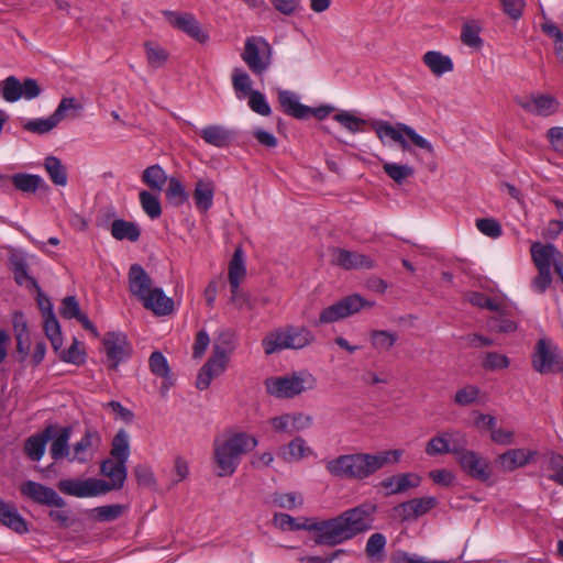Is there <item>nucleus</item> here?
I'll return each instance as SVG.
<instances>
[{"label": "nucleus", "mask_w": 563, "mask_h": 563, "mask_svg": "<svg viewBox=\"0 0 563 563\" xmlns=\"http://www.w3.org/2000/svg\"><path fill=\"white\" fill-rule=\"evenodd\" d=\"M376 511L375 504L363 503L328 520L294 518L288 514L276 512L272 523L280 531H313L317 533L316 544L335 547L373 529Z\"/></svg>", "instance_id": "f257e3e1"}, {"label": "nucleus", "mask_w": 563, "mask_h": 563, "mask_svg": "<svg viewBox=\"0 0 563 563\" xmlns=\"http://www.w3.org/2000/svg\"><path fill=\"white\" fill-rule=\"evenodd\" d=\"M401 455V450L341 454L324 461V467L327 472L335 478L365 481L385 466L398 463Z\"/></svg>", "instance_id": "f03ea898"}, {"label": "nucleus", "mask_w": 563, "mask_h": 563, "mask_svg": "<svg viewBox=\"0 0 563 563\" xmlns=\"http://www.w3.org/2000/svg\"><path fill=\"white\" fill-rule=\"evenodd\" d=\"M257 439L245 432H234L213 442V462L219 477L231 476L243 455L257 446Z\"/></svg>", "instance_id": "7ed1b4c3"}, {"label": "nucleus", "mask_w": 563, "mask_h": 563, "mask_svg": "<svg viewBox=\"0 0 563 563\" xmlns=\"http://www.w3.org/2000/svg\"><path fill=\"white\" fill-rule=\"evenodd\" d=\"M372 129L382 143L385 142V139H389L398 143L405 152H411L408 140H410L415 146L424 150L430 154H433L434 152L433 145L427 139L418 134L410 125L405 123L398 122L393 125L388 121L376 120L372 122Z\"/></svg>", "instance_id": "20e7f679"}, {"label": "nucleus", "mask_w": 563, "mask_h": 563, "mask_svg": "<svg viewBox=\"0 0 563 563\" xmlns=\"http://www.w3.org/2000/svg\"><path fill=\"white\" fill-rule=\"evenodd\" d=\"M314 341L313 333L306 327L287 325L265 335L262 341L264 352L271 355L282 350H299Z\"/></svg>", "instance_id": "39448f33"}, {"label": "nucleus", "mask_w": 563, "mask_h": 563, "mask_svg": "<svg viewBox=\"0 0 563 563\" xmlns=\"http://www.w3.org/2000/svg\"><path fill=\"white\" fill-rule=\"evenodd\" d=\"M530 254L538 272L531 280V288L537 294H544L552 284V264L558 257H561V252L552 243L534 242L530 246Z\"/></svg>", "instance_id": "423d86ee"}, {"label": "nucleus", "mask_w": 563, "mask_h": 563, "mask_svg": "<svg viewBox=\"0 0 563 563\" xmlns=\"http://www.w3.org/2000/svg\"><path fill=\"white\" fill-rule=\"evenodd\" d=\"M316 377L308 371L294 372L289 375L274 376L265 380L269 395L276 398H294L316 387Z\"/></svg>", "instance_id": "0eeeda50"}, {"label": "nucleus", "mask_w": 563, "mask_h": 563, "mask_svg": "<svg viewBox=\"0 0 563 563\" xmlns=\"http://www.w3.org/2000/svg\"><path fill=\"white\" fill-rule=\"evenodd\" d=\"M272 55L273 48L263 36H249L241 58L254 75L262 76L272 65Z\"/></svg>", "instance_id": "6e6552de"}, {"label": "nucleus", "mask_w": 563, "mask_h": 563, "mask_svg": "<svg viewBox=\"0 0 563 563\" xmlns=\"http://www.w3.org/2000/svg\"><path fill=\"white\" fill-rule=\"evenodd\" d=\"M531 363L533 369L540 374L563 372V356L558 345L548 338L537 341Z\"/></svg>", "instance_id": "1a4fd4ad"}, {"label": "nucleus", "mask_w": 563, "mask_h": 563, "mask_svg": "<svg viewBox=\"0 0 563 563\" xmlns=\"http://www.w3.org/2000/svg\"><path fill=\"white\" fill-rule=\"evenodd\" d=\"M462 444H467L466 433L456 429H446L438 432L427 442L424 452L428 456L455 455Z\"/></svg>", "instance_id": "9d476101"}, {"label": "nucleus", "mask_w": 563, "mask_h": 563, "mask_svg": "<svg viewBox=\"0 0 563 563\" xmlns=\"http://www.w3.org/2000/svg\"><path fill=\"white\" fill-rule=\"evenodd\" d=\"M374 303L366 301L360 295H350L335 303L324 308L319 316V324L336 322L358 312L363 307H372Z\"/></svg>", "instance_id": "9b49d317"}, {"label": "nucleus", "mask_w": 563, "mask_h": 563, "mask_svg": "<svg viewBox=\"0 0 563 563\" xmlns=\"http://www.w3.org/2000/svg\"><path fill=\"white\" fill-rule=\"evenodd\" d=\"M42 92L38 82L33 78H25L21 82L15 76H9L0 82V95L8 102H15L20 99L32 100Z\"/></svg>", "instance_id": "f8f14e48"}, {"label": "nucleus", "mask_w": 563, "mask_h": 563, "mask_svg": "<svg viewBox=\"0 0 563 563\" xmlns=\"http://www.w3.org/2000/svg\"><path fill=\"white\" fill-rule=\"evenodd\" d=\"M460 467L470 477L479 482H486L490 477L488 461L473 450H467V444H462L454 455Z\"/></svg>", "instance_id": "ddd939ff"}, {"label": "nucleus", "mask_w": 563, "mask_h": 563, "mask_svg": "<svg viewBox=\"0 0 563 563\" xmlns=\"http://www.w3.org/2000/svg\"><path fill=\"white\" fill-rule=\"evenodd\" d=\"M230 357L231 355L222 352L219 347L216 351L212 350L210 357L198 372L196 387L199 390L207 389L213 378L219 377L227 371Z\"/></svg>", "instance_id": "4468645a"}, {"label": "nucleus", "mask_w": 563, "mask_h": 563, "mask_svg": "<svg viewBox=\"0 0 563 563\" xmlns=\"http://www.w3.org/2000/svg\"><path fill=\"white\" fill-rule=\"evenodd\" d=\"M20 493L32 501L51 507L63 508L65 500L51 487L34 481H26L20 485Z\"/></svg>", "instance_id": "2eb2a0df"}, {"label": "nucleus", "mask_w": 563, "mask_h": 563, "mask_svg": "<svg viewBox=\"0 0 563 563\" xmlns=\"http://www.w3.org/2000/svg\"><path fill=\"white\" fill-rule=\"evenodd\" d=\"M163 14L173 27L183 31L197 42L203 44L209 40L208 33L191 13H178L166 10Z\"/></svg>", "instance_id": "dca6fc26"}, {"label": "nucleus", "mask_w": 563, "mask_h": 563, "mask_svg": "<svg viewBox=\"0 0 563 563\" xmlns=\"http://www.w3.org/2000/svg\"><path fill=\"white\" fill-rule=\"evenodd\" d=\"M57 486L62 493L80 498L102 495L104 489L102 479L98 478L63 479Z\"/></svg>", "instance_id": "f3484780"}, {"label": "nucleus", "mask_w": 563, "mask_h": 563, "mask_svg": "<svg viewBox=\"0 0 563 563\" xmlns=\"http://www.w3.org/2000/svg\"><path fill=\"white\" fill-rule=\"evenodd\" d=\"M101 445V437L97 430L87 429L81 439L71 449L69 462L85 464L98 452Z\"/></svg>", "instance_id": "a211bd4d"}, {"label": "nucleus", "mask_w": 563, "mask_h": 563, "mask_svg": "<svg viewBox=\"0 0 563 563\" xmlns=\"http://www.w3.org/2000/svg\"><path fill=\"white\" fill-rule=\"evenodd\" d=\"M103 346L108 360L112 363V368H117L119 363L128 358L132 351L126 335L122 332H108L103 338Z\"/></svg>", "instance_id": "6ab92c4d"}, {"label": "nucleus", "mask_w": 563, "mask_h": 563, "mask_svg": "<svg viewBox=\"0 0 563 563\" xmlns=\"http://www.w3.org/2000/svg\"><path fill=\"white\" fill-rule=\"evenodd\" d=\"M100 472L103 476L109 478V481L102 479L104 484V489H102L103 495L123 487L128 475L126 463L115 459H106L101 462Z\"/></svg>", "instance_id": "aec40b11"}, {"label": "nucleus", "mask_w": 563, "mask_h": 563, "mask_svg": "<svg viewBox=\"0 0 563 563\" xmlns=\"http://www.w3.org/2000/svg\"><path fill=\"white\" fill-rule=\"evenodd\" d=\"M518 104L528 113L538 117H550L558 112V100L549 95H536L519 99Z\"/></svg>", "instance_id": "412c9836"}, {"label": "nucleus", "mask_w": 563, "mask_h": 563, "mask_svg": "<svg viewBox=\"0 0 563 563\" xmlns=\"http://www.w3.org/2000/svg\"><path fill=\"white\" fill-rule=\"evenodd\" d=\"M333 255V263L345 271L372 269L375 267V261L373 258L358 252L335 249Z\"/></svg>", "instance_id": "4be33fe9"}, {"label": "nucleus", "mask_w": 563, "mask_h": 563, "mask_svg": "<svg viewBox=\"0 0 563 563\" xmlns=\"http://www.w3.org/2000/svg\"><path fill=\"white\" fill-rule=\"evenodd\" d=\"M420 482L421 478L416 473H399L382 479L378 486L385 489L386 495H397L418 487Z\"/></svg>", "instance_id": "5701e85b"}, {"label": "nucleus", "mask_w": 563, "mask_h": 563, "mask_svg": "<svg viewBox=\"0 0 563 563\" xmlns=\"http://www.w3.org/2000/svg\"><path fill=\"white\" fill-rule=\"evenodd\" d=\"M55 426H47L42 432L29 437L24 442V453L33 461L38 462L44 456L46 444L55 432Z\"/></svg>", "instance_id": "b1692460"}, {"label": "nucleus", "mask_w": 563, "mask_h": 563, "mask_svg": "<svg viewBox=\"0 0 563 563\" xmlns=\"http://www.w3.org/2000/svg\"><path fill=\"white\" fill-rule=\"evenodd\" d=\"M0 522L12 531L24 534L29 532L25 519L19 514L15 505L0 498Z\"/></svg>", "instance_id": "393cba45"}, {"label": "nucleus", "mask_w": 563, "mask_h": 563, "mask_svg": "<svg viewBox=\"0 0 563 563\" xmlns=\"http://www.w3.org/2000/svg\"><path fill=\"white\" fill-rule=\"evenodd\" d=\"M129 288L140 301L152 289V279L140 264H133L129 269Z\"/></svg>", "instance_id": "a878e982"}, {"label": "nucleus", "mask_w": 563, "mask_h": 563, "mask_svg": "<svg viewBox=\"0 0 563 563\" xmlns=\"http://www.w3.org/2000/svg\"><path fill=\"white\" fill-rule=\"evenodd\" d=\"M144 308L157 316H166L173 311V299L167 297L161 288H152L141 300Z\"/></svg>", "instance_id": "bb28decb"}, {"label": "nucleus", "mask_w": 563, "mask_h": 563, "mask_svg": "<svg viewBox=\"0 0 563 563\" xmlns=\"http://www.w3.org/2000/svg\"><path fill=\"white\" fill-rule=\"evenodd\" d=\"M537 455L538 452L536 450L511 449L500 454L499 461L504 470L511 472L526 466L532 462Z\"/></svg>", "instance_id": "cd10ccee"}, {"label": "nucleus", "mask_w": 563, "mask_h": 563, "mask_svg": "<svg viewBox=\"0 0 563 563\" xmlns=\"http://www.w3.org/2000/svg\"><path fill=\"white\" fill-rule=\"evenodd\" d=\"M199 135L207 144L218 148L227 147L233 139L232 131L219 124L205 126L199 131Z\"/></svg>", "instance_id": "c85d7f7f"}, {"label": "nucleus", "mask_w": 563, "mask_h": 563, "mask_svg": "<svg viewBox=\"0 0 563 563\" xmlns=\"http://www.w3.org/2000/svg\"><path fill=\"white\" fill-rule=\"evenodd\" d=\"M71 435V428L64 427L57 432L53 433L52 443L49 446V453L54 461L68 459L71 456V450L69 448V439Z\"/></svg>", "instance_id": "c756f323"}, {"label": "nucleus", "mask_w": 563, "mask_h": 563, "mask_svg": "<svg viewBox=\"0 0 563 563\" xmlns=\"http://www.w3.org/2000/svg\"><path fill=\"white\" fill-rule=\"evenodd\" d=\"M278 101L283 111L296 119H306L309 115L310 107L301 104L295 92L282 90L278 93Z\"/></svg>", "instance_id": "7c9ffc66"}, {"label": "nucleus", "mask_w": 563, "mask_h": 563, "mask_svg": "<svg viewBox=\"0 0 563 563\" xmlns=\"http://www.w3.org/2000/svg\"><path fill=\"white\" fill-rule=\"evenodd\" d=\"M214 184L210 179H199L194 190V200L196 208L201 212H207L213 203Z\"/></svg>", "instance_id": "2f4dec72"}, {"label": "nucleus", "mask_w": 563, "mask_h": 563, "mask_svg": "<svg viewBox=\"0 0 563 563\" xmlns=\"http://www.w3.org/2000/svg\"><path fill=\"white\" fill-rule=\"evenodd\" d=\"M387 538L380 532L369 536L365 544V554L369 563H383L386 555Z\"/></svg>", "instance_id": "473e14b6"}, {"label": "nucleus", "mask_w": 563, "mask_h": 563, "mask_svg": "<svg viewBox=\"0 0 563 563\" xmlns=\"http://www.w3.org/2000/svg\"><path fill=\"white\" fill-rule=\"evenodd\" d=\"M422 62L435 76H442L453 70L452 59L438 51H428L422 56Z\"/></svg>", "instance_id": "72a5a7b5"}, {"label": "nucleus", "mask_w": 563, "mask_h": 563, "mask_svg": "<svg viewBox=\"0 0 563 563\" xmlns=\"http://www.w3.org/2000/svg\"><path fill=\"white\" fill-rule=\"evenodd\" d=\"M110 233L118 241L128 240L130 242H136L140 239L141 229L134 222L115 219L111 223Z\"/></svg>", "instance_id": "f704fd0d"}, {"label": "nucleus", "mask_w": 563, "mask_h": 563, "mask_svg": "<svg viewBox=\"0 0 563 563\" xmlns=\"http://www.w3.org/2000/svg\"><path fill=\"white\" fill-rule=\"evenodd\" d=\"M310 453L311 449L307 445L306 440L301 437H296L280 450L279 456L287 462H297Z\"/></svg>", "instance_id": "c9c22d12"}, {"label": "nucleus", "mask_w": 563, "mask_h": 563, "mask_svg": "<svg viewBox=\"0 0 563 563\" xmlns=\"http://www.w3.org/2000/svg\"><path fill=\"white\" fill-rule=\"evenodd\" d=\"M246 276L244 264V254L241 247H236L229 263V283L230 288L240 287L241 282Z\"/></svg>", "instance_id": "e433bc0d"}, {"label": "nucleus", "mask_w": 563, "mask_h": 563, "mask_svg": "<svg viewBox=\"0 0 563 563\" xmlns=\"http://www.w3.org/2000/svg\"><path fill=\"white\" fill-rule=\"evenodd\" d=\"M13 186L26 194H33L42 187H46L44 179L38 175L18 173L11 176Z\"/></svg>", "instance_id": "4c0bfd02"}, {"label": "nucleus", "mask_w": 563, "mask_h": 563, "mask_svg": "<svg viewBox=\"0 0 563 563\" xmlns=\"http://www.w3.org/2000/svg\"><path fill=\"white\" fill-rule=\"evenodd\" d=\"M44 168L54 185L60 187L67 185V170L58 157L47 156L44 159Z\"/></svg>", "instance_id": "58836bf2"}, {"label": "nucleus", "mask_w": 563, "mask_h": 563, "mask_svg": "<svg viewBox=\"0 0 563 563\" xmlns=\"http://www.w3.org/2000/svg\"><path fill=\"white\" fill-rule=\"evenodd\" d=\"M167 180V175L164 172V169L155 164L152 166H148L143 170L142 174V181L148 186L152 190H156L161 192L165 186V183Z\"/></svg>", "instance_id": "ea45409f"}, {"label": "nucleus", "mask_w": 563, "mask_h": 563, "mask_svg": "<svg viewBox=\"0 0 563 563\" xmlns=\"http://www.w3.org/2000/svg\"><path fill=\"white\" fill-rule=\"evenodd\" d=\"M111 456L126 463L130 456V439L125 430L121 429L112 439Z\"/></svg>", "instance_id": "a19ab883"}, {"label": "nucleus", "mask_w": 563, "mask_h": 563, "mask_svg": "<svg viewBox=\"0 0 563 563\" xmlns=\"http://www.w3.org/2000/svg\"><path fill=\"white\" fill-rule=\"evenodd\" d=\"M372 346L378 352L389 351L398 340L396 332L386 330H373L369 333Z\"/></svg>", "instance_id": "79ce46f5"}, {"label": "nucleus", "mask_w": 563, "mask_h": 563, "mask_svg": "<svg viewBox=\"0 0 563 563\" xmlns=\"http://www.w3.org/2000/svg\"><path fill=\"white\" fill-rule=\"evenodd\" d=\"M383 169L385 174L398 185L404 184L406 179L415 175V168L407 164L385 162Z\"/></svg>", "instance_id": "37998d69"}, {"label": "nucleus", "mask_w": 563, "mask_h": 563, "mask_svg": "<svg viewBox=\"0 0 563 563\" xmlns=\"http://www.w3.org/2000/svg\"><path fill=\"white\" fill-rule=\"evenodd\" d=\"M44 332L51 341L52 347L58 352L63 346L60 325L55 314L44 317Z\"/></svg>", "instance_id": "c03bdc74"}, {"label": "nucleus", "mask_w": 563, "mask_h": 563, "mask_svg": "<svg viewBox=\"0 0 563 563\" xmlns=\"http://www.w3.org/2000/svg\"><path fill=\"white\" fill-rule=\"evenodd\" d=\"M232 86L239 99L250 96L252 90V79L247 73L240 68H235L232 74Z\"/></svg>", "instance_id": "a18cd8bd"}, {"label": "nucleus", "mask_w": 563, "mask_h": 563, "mask_svg": "<svg viewBox=\"0 0 563 563\" xmlns=\"http://www.w3.org/2000/svg\"><path fill=\"white\" fill-rule=\"evenodd\" d=\"M11 266L15 283L20 286L25 285L27 288L32 289V280L35 279L29 275V266L25 260L21 256H12Z\"/></svg>", "instance_id": "49530a36"}, {"label": "nucleus", "mask_w": 563, "mask_h": 563, "mask_svg": "<svg viewBox=\"0 0 563 563\" xmlns=\"http://www.w3.org/2000/svg\"><path fill=\"white\" fill-rule=\"evenodd\" d=\"M481 27L474 21L465 22L461 31V41L464 45L472 48H479L482 46V38L479 36Z\"/></svg>", "instance_id": "de8ad7c7"}, {"label": "nucleus", "mask_w": 563, "mask_h": 563, "mask_svg": "<svg viewBox=\"0 0 563 563\" xmlns=\"http://www.w3.org/2000/svg\"><path fill=\"white\" fill-rule=\"evenodd\" d=\"M139 198L142 209L151 219H157L161 217L162 206L156 195L143 190L140 192Z\"/></svg>", "instance_id": "09e8293b"}, {"label": "nucleus", "mask_w": 563, "mask_h": 563, "mask_svg": "<svg viewBox=\"0 0 563 563\" xmlns=\"http://www.w3.org/2000/svg\"><path fill=\"white\" fill-rule=\"evenodd\" d=\"M57 121L53 115H49L45 119H33L23 123V130L34 133V134H45L51 132L54 128L57 126Z\"/></svg>", "instance_id": "8fccbe9b"}, {"label": "nucleus", "mask_w": 563, "mask_h": 563, "mask_svg": "<svg viewBox=\"0 0 563 563\" xmlns=\"http://www.w3.org/2000/svg\"><path fill=\"white\" fill-rule=\"evenodd\" d=\"M166 197L174 206L178 207L187 201L188 194L185 186L177 178L172 177L166 190Z\"/></svg>", "instance_id": "3c124183"}, {"label": "nucleus", "mask_w": 563, "mask_h": 563, "mask_svg": "<svg viewBox=\"0 0 563 563\" xmlns=\"http://www.w3.org/2000/svg\"><path fill=\"white\" fill-rule=\"evenodd\" d=\"M333 120L339 122L342 126H344L351 133H356L362 131L361 126L366 123L365 120L354 115L350 111H341L333 115Z\"/></svg>", "instance_id": "603ef678"}, {"label": "nucleus", "mask_w": 563, "mask_h": 563, "mask_svg": "<svg viewBox=\"0 0 563 563\" xmlns=\"http://www.w3.org/2000/svg\"><path fill=\"white\" fill-rule=\"evenodd\" d=\"M272 501L275 506L289 510L301 506L303 503L301 495L297 493H275L272 496Z\"/></svg>", "instance_id": "864d4df0"}, {"label": "nucleus", "mask_w": 563, "mask_h": 563, "mask_svg": "<svg viewBox=\"0 0 563 563\" xmlns=\"http://www.w3.org/2000/svg\"><path fill=\"white\" fill-rule=\"evenodd\" d=\"M217 347L228 355H232L236 347V336L234 332L230 330L219 332L218 336L214 339L212 350L216 351Z\"/></svg>", "instance_id": "5fc2aeb1"}, {"label": "nucleus", "mask_w": 563, "mask_h": 563, "mask_svg": "<svg viewBox=\"0 0 563 563\" xmlns=\"http://www.w3.org/2000/svg\"><path fill=\"white\" fill-rule=\"evenodd\" d=\"M57 353L59 354V358L66 363L81 365L86 361V354L79 347V342L76 339L67 350L60 349Z\"/></svg>", "instance_id": "6e6d98bb"}, {"label": "nucleus", "mask_w": 563, "mask_h": 563, "mask_svg": "<svg viewBox=\"0 0 563 563\" xmlns=\"http://www.w3.org/2000/svg\"><path fill=\"white\" fill-rule=\"evenodd\" d=\"M148 366L151 372L163 378H167L169 376V365L166 357L158 351H155L151 354L148 360Z\"/></svg>", "instance_id": "4d7b16f0"}, {"label": "nucleus", "mask_w": 563, "mask_h": 563, "mask_svg": "<svg viewBox=\"0 0 563 563\" xmlns=\"http://www.w3.org/2000/svg\"><path fill=\"white\" fill-rule=\"evenodd\" d=\"M489 327L497 332L501 333H510L515 332L518 328L517 323L507 318L505 313V309L497 313V316L490 318Z\"/></svg>", "instance_id": "13d9d810"}, {"label": "nucleus", "mask_w": 563, "mask_h": 563, "mask_svg": "<svg viewBox=\"0 0 563 563\" xmlns=\"http://www.w3.org/2000/svg\"><path fill=\"white\" fill-rule=\"evenodd\" d=\"M145 51L148 64L155 68L162 67L168 58V53L153 43H145Z\"/></svg>", "instance_id": "bf43d9fd"}, {"label": "nucleus", "mask_w": 563, "mask_h": 563, "mask_svg": "<svg viewBox=\"0 0 563 563\" xmlns=\"http://www.w3.org/2000/svg\"><path fill=\"white\" fill-rule=\"evenodd\" d=\"M479 389L474 385H467L455 393L454 402L459 406H468L477 402Z\"/></svg>", "instance_id": "052dcab7"}, {"label": "nucleus", "mask_w": 563, "mask_h": 563, "mask_svg": "<svg viewBox=\"0 0 563 563\" xmlns=\"http://www.w3.org/2000/svg\"><path fill=\"white\" fill-rule=\"evenodd\" d=\"M81 109V106L76 101L75 98H63L56 108V110L52 113L57 123L64 120L67 117H70V111H77Z\"/></svg>", "instance_id": "680f3d73"}, {"label": "nucleus", "mask_w": 563, "mask_h": 563, "mask_svg": "<svg viewBox=\"0 0 563 563\" xmlns=\"http://www.w3.org/2000/svg\"><path fill=\"white\" fill-rule=\"evenodd\" d=\"M476 228L481 233L493 239L499 238L503 233L499 222L493 218L477 219Z\"/></svg>", "instance_id": "e2e57ef3"}, {"label": "nucleus", "mask_w": 563, "mask_h": 563, "mask_svg": "<svg viewBox=\"0 0 563 563\" xmlns=\"http://www.w3.org/2000/svg\"><path fill=\"white\" fill-rule=\"evenodd\" d=\"M249 107L254 112H256L261 115H265V117L269 115L272 112V109H271L268 102L266 101L265 96L257 90L253 91L249 96Z\"/></svg>", "instance_id": "0e129e2a"}, {"label": "nucleus", "mask_w": 563, "mask_h": 563, "mask_svg": "<svg viewBox=\"0 0 563 563\" xmlns=\"http://www.w3.org/2000/svg\"><path fill=\"white\" fill-rule=\"evenodd\" d=\"M268 422L273 431L277 433H294L291 413H284L280 416L273 417L268 420Z\"/></svg>", "instance_id": "69168bd1"}, {"label": "nucleus", "mask_w": 563, "mask_h": 563, "mask_svg": "<svg viewBox=\"0 0 563 563\" xmlns=\"http://www.w3.org/2000/svg\"><path fill=\"white\" fill-rule=\"evenodd\" d=\"M389 563H445L439 560H428L417 554H409L405 551H397L391 554Z\"/></svg>", "instance_id": "338daca9"}, {"label": "nucleus", "mask_w": 563, "mask_h": 563, "mask_svg": "<svg viewBox=\"0 0 563 563\" xmlns=\"http://www.w3.org/2000/svg\"><path fill=\"white\" fill-rule=\"evenodd\" d=\"M547 139L551 148L563 156V126H553L547 131Z\"/></svg>", "instance_id": "774afa93"}]
</instances>
